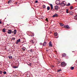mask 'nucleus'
<instances>
[{"instance_id": "f257e3e1", "label": "nucleus", "mask_w": 77, "mask_h": 77, "mask_svg": "<svg viewBox=\"0 0 77 77\" xmlns=\"http://www.w3.org/2000/svg\"><path fill=\"white\" fill-rule=\"evenodd\" d=\"M61 66L62 67H65L66 65V63L65 62H62L61 63Z\"/></svg>"}, {"instance_id": "f03ea898", "label": "nucleus", "mask_w": 77, "mask_h": 77, "mask_svg": "<svg viewBox=\"0 0 77 77\" xmlns=\"http://www.w3.org/2000/svg\"><path fill=\"white\" fill-rule=\"evenodd\" d=\"M58 34H57V32H55L54 33V35L55 36V38H58L59 37V36L57 35Z\"/></svg>"}, {"instance_id": "7ed1b4c3", "label": "nucleus", "mask_w": 77, "mask_h": 77, "mask_svg": "<svg viewBox=\"0 0 77 77\" xmlns=\"http://www.w3.org/2000/svg\"><path fill=\"white\" fill-rule=\"evenodd\" d=\"M30 42L32 43V44H33V45H35L36 43H35V42L34 41V40H31L30 41Z\"/></svg>"}, {"instance_id": "20e7f679", "label": "nucleus", "mask_w": 77, "mask_h": 77, "mask_svg": "<svg viewBox=\"0 0 77 77\" xmlns=\"http://www.w3.org/2000/svg\"><path fill=\"white\" fill-rule=\"evenodd\" d=\"M56 3L57 5H60V1L59 0H57L56 2Z\"/></svg>"}, {"instance_id": "39448f33", "label": "nucleus", "mask_w": 77, "mask_h": 77, "mask_svg": "<svg viewBox=\"0 0 77 77\" xmlns=\"http://www.w3.org/2000/svg\"><path fill=\"white\" fill-rule=\"evenodd\" d=\"M49 47H53V45H52V44L51 42H50L49 43Z\"/></svg>"}, {"instance_id": "423d86ee", "label": "nucleus", "mask_w": 77, "mask_h": 77, "mask_svg": "<svg viewBox=\"0 0 77 77\" xmlns=\"http://www.w3.org/2000/svg\"><path fill=\"white\" fill-rule=\"evenodd\" d=\"M8 34H11V33H12V30H8Z\"/></svg>"}, {"instance_id": "0eeeda50", "label": "nucleus", "mask_w": 77, "mask_h": 77, "mask_svg": "<svg viewBox=\"0 0 77 77\" xmlns=\"http://www.w3.org/2000/svg\"><path fill=\"white\" fill-rule=\"evenodd\" d=\"M20 39H19L18 40H17V42H16V44H18V43L20 42Z\"/></svg>"}, {"instance_id": "6e6552de", "label": "nucleus", "mask_w": 77, "mask_h": 77, "mask_svg": "<svg viewBox=\"0 0 77 77\" xmlns=\"http://www.w3.org/2000/svg\"><path fill=\"white\" fill-rule=\"evenodd\" d=\"M58 15H57V14H55L52 17H58Z\"/></svg>"}, {"instance_id": "1a4fd4ad", "label": "nucleus", "mask_w": 77, "mask_h": 77, "mask_svg": "<svg viewBox=\"0 0 77 77\" xmlns=\"http://www.w3.org/2000/svg\"><path fill=\"white\" fill-rule=\"evenodd\" d=\"M30 51L31 53H32L34 51V50L33 49H30L29 51Z\"/></svg>"}, {"instance_id": "9d476101", "label": "nucleus", "mask_w": 77, "mask_h": 77, "mask_svg": "<svg viewBox=\"0 0 77 77\" xmlns=\"http://www.w3.org/2000/svg\"><path fill=\"white\" fill-rule=\"evenodd\" d=\"M54 8L56 10H58V8H59V7L57 6H56L54 7Z\"/></svg>"}, {"instance_id": "9b49d317", "label": "nucleus", "mask_w": 77, "mask_h": 77, "mask_svg": "<svg viewBox=\"0 0 77 77\" xmlns=\"http://www.w3.org/2000/svg\"><path fill=\"white\" fill-rule=\"evenodd\" d=\"M50 6H51V10H52L53 9V5L50 4Z\"/></svg>"}, {"instance_id": "f8f14e48", "label": "nucleus", "mask_w": 77, "mask_h": 77, "mask_svg": "<svg viewBox=\"0 0 77 77\" xmlns=\"http://www.w3.org/2000/svg\"><path fill=\"white\" fill-rule=\"evenodd\" d=\"M22 46H23V47H25L27 46V44L26 43L22 45Z\"/></svg>"}, {"instance_id": "ddd939ff", "label": "nucleus", "mask_w": 77, "mask_h": 77, "mask_svg": "<svg viewBox=\"0 0 77 77\" xmlns=\"http://www.w3.org/2000/svg\"><path fill=\"white\" fill-rule=\"evenodd\" d=\"M47 43L45 42H44L43 43V46H45L46 45V44Z\"/></svg>"}, {"instance_id": "4468645a", "label": "nucleus", "mask_w": 77, "mask_h": 77, "mask_svg": "<svg viewBox=\"0 0 77 77\" xmlns=\"http://www.w3.org/2000/svg\"><path fill=\"white\" fill-rule=\"evenodd\" d=\"M62 57H65L66 56V54L65 53H64L63 54H62Z\"/></svg>"}, {"instance_id": "2eb2a0df", "label": "nucleus", "mask_w": 77, "mask_h": 77, "mask_svg": "<svg viewBox=\"0 0 77 77\" xmlns=\"http://www.w3.org/2000/svg\"><path fill=\"white\" fill-rule=\"evenodd\" d=\"M16 33H17V30H16V29H15L14 30V35H16Z\"/></svg>"}, {"instance_id": "dca6fc26", "label": "nucleus", "mask_w": 77, "mask_h": 77, "mask_svg": "<svg viewBox=\"0 0 77 77\" xmlns=\"http://www.w3.org/2000/svg\"><path fill=\"white\" fill-rule=\"evenodd\" d=\"M8 58L9 59H12V56H9L8 57Z\"/></svg>"}, {"instance_id": "f3484780", "label": "nucleus", "mask_w": 77, "mask_h": 77, "mask_svg": "<svg viewBox=\"0 0 77 77\" xmlns=\"http://www.w3.org/2000/svg\"><path fill=\"white\" fill-rule=\"evenodd\" d=\"M60 26H64V24H63L62 23H60Z\"/></svg>"}, {"instance_id": "a211bd4d", "label": "nucleus", "mask_w": 77, "mask_h": 77, "mask_svg": "<svg viewBox=\"0 0 77 77\" xmlns=\"http://www.w3.org/2000/svg\"><path fill=\"white\" fill-rule=\"evenodd\" d=\"M2 31L3 32H6V29L5 28H4L2 29Z\"/></svg>"}, {"instance_id": "6ab92c4d", "label": "nucleus", "mask_w": 77, "mask_h": 77, "mask_svg": "<svg viewBox=\"0 0 77 77\" xmlns=\"http://www.w3.org/2000/svg\"><path fill=\"white\" fill-rule=\"evenodd\" d=\"M12 3V0H9L8 2V3Z\"/></svg>"}, {"instance_id": "aec40b11", "label": "nucleus", "mask_w": 77, "mask_h": 77, "mask_svg": "<svg viewBox=\"0 0 77 77\" xmlns=\"http://www.w3.org/2000/svg\"><path fill=\"white\" fill-rule=\"evenodd\" d=\"M70 69H71V70H73V69H74V67H71L70 68Z\"/></svg>"}, {"instance_id": "412c9836", "label": "nucleus", "mask_w": 77, "mask_h": 77, "mask_svg": "<svg viewBox=\"0 0 77 77\" xmlns=\"http://www.w3.org/2000/svg\"><path fill=\"white\" fill-rule=\"evenodd\" d=\"M50 9V7L48 6L47 8V9L48 11H49Z\"/></svg>"}, {"instance_id": "4be33fe9", "label": "nucleus", "mask_w": 77, "mask_h": 77, "mask_svg": "<svg viewBox=\"0 0 77 77\" xmlns=\"http://www.w3.org/2000/svg\"><path fill=\"white\" fill-rule=\"evenodd\" d=\"M73 14H74V13H73L72 12H70L69 13V14H70V15H72Z\"/></svg>"}, {"instance_id": "5701e85b", "label": "nucleus", "mask_w": 77, "mask_h": 77, "mask_svg": "<svg viewBox=\"0 0 77 77\" xmlns=\"http://www.w3.org/2000/svg\"><path fill=\"white\" fill-rule=\"evenodd\" d=\"M64 27L65 29H68V25H67L65 26H64Z\"/></svg>"}, {"instance_id": "b1692460", "label": "nucleus", "mask_w": 77, "mask_h": 77, "mask_svg": "<svg viewBox=\"0 0 77 77\" xmlns=\"http://www.w3.org/2000/svg\"><path fill=\"white\" fill-rule=\"evenodd\" d=\"M42 7H43V8H46V6H45V5H42Z\"/></svg>"}, {"instance_id": "393cba45", "label": "nucleus", "mask_w": 77, "mask_h": 77, "mask_svg": "<svg viewBox=\"0 0 77 77\" xmlns=\"http://www.w3.org/2000/svg\"><path fill=\"white\" fill-rule=\"evenodd\" d=\"M75 20H77V15H76L75 17Z\"/></svg>"}, {"instance_id": "a878e982", "label": "nucleus", "mask_w": 77, "mask_h": 77, "mask_svg": "<svg viewBox=\"0 0 77 77\" xmlns=\"http://www.w3.org/2000/svg\"><path fill=\"white\" fill-rule=\"evenodd\" d=\"M62 71V70H61V69H58L57 70V72H60V71Z\"/></svg>"}, {"instance_id": "bb28decb", "label": "nucleus", "mask_w": 77, "mask_h": 77, "mask_svg": "<svg viewBox=\"0 0 77 77\" xmlns=\"http://www.w3.org/2000/svg\"><path fill=\"white\" fill-rule=\"evenodd\" d=\"M73 7H72V6H71V7H70V9H73Z\"/></svg>"}, {"instance_id": "cd10ccee", "label": "nucleus", "mask_w": 77, "mask_h": 77, "mask_svg": "<svg viewBox=\"0 0 77 77\" xmlns=\"http://www.w3.org/2000/svg\"><path fill=\"white\" fill-rule=\"evenodd\" d=\"M22 50H23V51H26V49H24L23 48H22Z\"/></svg>"}, {"instance_id": "c85d7f7f", "label": "nucleus", "mask_w": 77, "mask_h": 77, "mask_svg": "<svg viewBox=\"0 0 77 77\" xmlns=\"http://www.w3.org/2000/svg\"><path fill=\"white\" fill-rule=\"evenodd\" d=\"M45 21H47V22H48V18H46L45 19Z\"/></svg>"}, {"instance_id": "c756f323", "label": "nucleus", "mask_w": 77, "mask_h": 77, "mask_svg": "<svg viewBox=\"0 0 77 77\" xmlns=\"http://www.w3.org/2000/svg\"><path fill=\"white\" fill-rule=\"evenodd\" d=\"M13 68H17V67L16 66H14L13 67Z\"/></svg>"}, {"instance_id": "7c9ffc66", "label": "nucleus", "mask_w": 77, "mask_h": 77, "mask_svg": "<svg viewBox=\"0 0 77 77\" xmlns=\"http://www.w3.org/2000/svg\"><path fill=\"white\" fill-rule=\"evenodd\" d=\"M70 5H71V4H70V3H68V6H70Z\"/></svg>"}, {"instance_id": "2f4dec72", "label": "nucleus", "mask_w": 77, "mask_h": 77, "mask_svg": "<svg viewBox=\"0 0 77 77\" xmlns=\"http://www.w3.org/2000/svg\"><path fill=\"white\" fill-rule=\"evenodd\" d=\"M2 74V71H0V74Z\"/></svg>"}, {"instance_id": "473e14b6", "label": "nucleus", "mask_w": 77, "mask_h": 77, "mask_svg": "<svg viewBox=\"0 0 77 77\" xmlns=\"http://www.w3.org/2000/svg\"><path fill=\"white\" fill-rule=\"evenodd\" d=\"M4 74H6V72L5 71L4 72Z\"/></svg>"}, {"instance_id": "72a5a7b5", "label": "nucleus", "mask_w": 77, "mask_h": 77, "mask_svg": "<svg viewBox=\"0 0 77 77\" xmlns=\"http://www.w3.org/2000/svg\"><path fill=\"white\" fill-rule=\"evenodd\" d=\"M70 29V27H69V26H68V29Z\"/></svg>"}, {"instance_id": "f704fd0d", "label": "nucleus", "mask_w": 77, "mask_h": 77, "mask_svg": "<svg viewBox=\"0 0 77 77\" xmlns=\"http://www.w3.org/2000/svg\"><path fill=\"white\" fill-rule=\"evenodd\" d=\"M12 39L13 40H15V38H12Z\"/></svg>"}, {"instance_id": "c9c22d12", "label": "nucleus", "mask_w": 77, "mask_h": 77, "mask_svg": "<svg viewBox=\"0 0 77 77\" xmlns=\"http://www.w3.org/2000/svg\"><path fill=\"white\" fill-rule=\"evenodd\" d=\"M38 1H36L35 2V3H38Z\"/></svg>"}, {"instance_id": "e433bc0d", "label": "nucleus", "mask_w": 77, "mask_h": 77, "mask_svg": "<svg viewBox=\"0 0 77 77\" xmlns=\"http://www.w3.org/2000/svg\"><path fill=\"white\" fill-rule=\"evenodd\" d=\"M62 4H65L64 3H63V2H62V3H61V4H60V5H62Z\"/></svg>"}, {"instance_id": "4c0bfd02", "label": "nucleus", "mask_w": 77, "mask_h": 77, "mask_svg": "<svg viewBox=\"0 0 77 77\" xmlns=\"http://www.w3.org/2000/svg\"><path fill=\"white\" fill-rule=\"evenodd\" d=\"M66 10V12L68 13V9H67Z\"/></svg>"}, {"instance_id": "58836bf2", "label": "nucleus", "mask_w": 77, "mask_h": 77, "mask_svg": "<svg viewBox=\"0 0 77 77\" xmlns=\"http://www.w3.org/2000/svg\"><path fill=\"white\" fill-rule=\"evenodd\" d=\"M40 45H42V43H40Z\"/></svg>"}, {"instance_id": "ea45409f", "label": "nucleus", "mask_w": 77, "mask_h": 77, "mask_svg": "<svg viewBox=\"0 0 77 77\" xmlns=\"http://www.w3.org/2000/svg\"><path fill=\"white\" fill-rule=\"evenodd\" d=\"M2 21L0 20V24H2Z\"/></svg>"}, {"instance_id": "a19ab883", "label": "nucleus", "mask_w": 77, "mask_h": 77, "mask_svg": "<svg viewBox=\"0 0 77 77\" xmlns=\"http://www.w3.org/2000/svg\"><path fill=\"white\" fill-rule=\"evenodd\" d=\"M32 65V63H30V65Z\"/></svg>"}, {"instance_id": "79ce46f5", "label": "nucleus", "mask_w": 77, "mask_h": 77, "mask_svg": "<svg viewBox=\"0 0 77 77\" xmlns=\"http://www.w3.org/2000/svg\"><path fill=\"white\" fill-rule=\"evenodd\" d=\"M12 32V33H14V31H13Z\"/></svg>"}, {"instance_id": "37998d69", "label": "nucleus", "mask_w": 77, "mask_h": 77, "mask_svg": "<svg viewBox=\"0 0 77 77\" xmlns=\"http://www.w3.org/2000/svg\"><path fill=\"white\" fill-rule=\"evenodd\" d=\"M16 3V4H17V3L16 2V3Z\"/></svg>"}, {"instance_id": "c03bdc74", "label": "nucleus", "mask_w": 77, "mask_h": 77, "mask_svg": "<svg viewBox=\"0 0 77 77\" xmlns=\"http://www.w3.org/2000/svg\"><path fill=\"white\" fill-rule=\"evenodd\" d=\"M72 52H74V51H72Z\"/></svg>"}, {"instance_id": "a18cd8bd", "label": "nucleus", "mask_w": 77, "mask_h": 77, "mask_svg": "<svg viewBox=\"0 0 77 77\" xmlns=\"http://www.w3.org/2000/svg\"><path fill=\"white\" fill-rule=\"evenodd\" d=\"M66 6H68V5H66Z\"/></svg>"}, {"instance_id": "49530a36", "label": "nucleus", "mask_w": 77, "mask_h": 77, "mask_svg": "<svg viewBox=\"0 0 77 77\" xmlns=\"http://www.w3.org/2000/svg\"><path fill=\"white\" fill-rule=\"evenodd\" d=\"M68 13H69L68 12Z\"/></svg>"}, {"instance_id": "de8ad7c7", "label": "nucleus", "mask_w": 77, "mask_h": 77, "mask_svg": "<svg viewBox=\"0 0 77 77\" xmlns=\"http://www.w3.org/2000/svg\"><path fill=\"white\" fill-rule=\"evenodd\" d=\"M14 35H13V36H14Z\"/></svg>"}]
</instances>
